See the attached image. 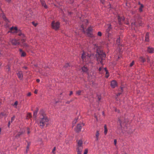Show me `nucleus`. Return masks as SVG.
<instances>
[{
	"mask_svg": "<svg viewBox=\"0 0 154 154\" xmlns=\"http://www.w3.org/2000/svg\"><path fill=\"white\" fill-rule=\"evenodd\" d=\"M10 121H9L8 122V127H9L10 126V125H11V123H10Z\"/></svg>",
	"mask_w": 154,
	"mask_h": 154,
	"instance_id": "obj_39",
	"label": "nucleus"
},
{
	"mask_svg": "<svg viewBox=\"0 0 154 154\" xmlns=\"http://www.w3.org/2000/svg\"><path fill=\"white\" fill-rule=\"evenodd\" d=\"M23 68H25V69H27V67H24Z\"/></svg>",
	"mask_w": 154,
	"mask_h": 154,
	"instance_id": "obj_56",
	"label": "nucleus"
},
{
	"mask_svg": "<svg viewBox=\"0 0 154 154\" xmlns=\"http://www.w3.org/2000/svg\"><path fill=\"white\" fill-rule=\"evenodd\" d=\"M29 146H30V144L29 143H28V145L26 147V152H27L29 150Z\"/></svg>",
	"mask_w": 154,
	"mask_h": 154,
	"instance_id": "obj_27",
	"label": "nucleus"
},
{
	"mask_svg": "<svg viewBox=\"0 0 154 154\" xmlns=\"http://www.w3.org/2000/svg\"><path fill=\"white\" fill-rule=\"evenodd\" d=\"M56 147H54L53 148V149L52 150V152L53 153H54V151L55 150H56Z\"/></svg>",
	"mask_w": 154,
	"mask_h": 154,
	"instance_id": "obj_37",
	"label": "nucleus"
},
{
	"mask_svg": "<svg viewBox=\"0 0 154 154\" xmlns=\"http://www.w3.org/2000/svg\"><path fill=\"white\" fill-rule=\"evenodd\" d=\"M14 29L15 30V31H17V27H14Z\"/></svg>",
	"mask_w": 154,
	"mask_h": 154,
	"instance_id": "obj_45",
	"label": "nucleus"
},
{
	"mask_svg": "<svg viewBox=\"0 0 154 154\" xmlns=\"http://www.w3.org/2000/svg\"><path fill=\"white\" fill-rule=\"evenodd\" d=\"M72 94V91H70L69 93V95H71Z\"/></svg>",
	"mask_w": 154,
	"mask_h": 154,
	"instance_id": "obj_49",
	"label": "nucleus"
},
{
	"mask_svg": "<svg viewBox=\"0 0 154 154\" xmlns=\"http://www.w3.org/2000/svg\"><path fill=\"white\" fill-rule=\"evenodd\" d=\"M146 52L150 54H152L154 52V48L150 46L148 47L146 50Z\"/></svg>",
	"mask_w": 154,
	"mask_h": 154,
	"instance_id": "obj_5",
	"label": "nucleus"
},
{
	"mask_svg": "<svg viewBox=\"0 0 154 154\" xmlns=\"http://www.w3.org/2000/svg\"><path fill=\"white\" fill-rule=\"evenodd\" d=\"M69 63H66L64 65V67L65 68H68L69 67Z\"/></svg>",
	"mask_w": 154,
	"mask_h": 154,
	"instance_id": "obj_29",
	"label": "nucleus"
},
{
	"mask_svg": "<svg viewBox=\"0 0 154 154\" xmlns=\"http://www.w3.org/2000/svg\"><path fill=\"white\" fill-rule=\"evenodd\" d=\"M120 94H121L120 93H118V94L117 95V96H119V95Z\"/></svg>",
	"mask_w": 154,
	"mask_h": 154,
	"instance_id": "obj_57",
	"label": "nucleus"
},
{
	"mask_svg": "<svg viewBox=\"0 0 154 154\" xmlns=\"http://www.w3.org/2000/svg\"><path fill=\"white\" fill-rule=\"evenodd\" d=\"M83 143L82 141L81 140H79L77 142V146H82V145Z\"/></svg>",
	"mask_w": 154,
	"mask_h": 154,
	"instance_id": "obj_14",
	"label": "nucleus"
},
{
	"mask_svg": "<svg viewBox=\"0 0 154 154\" xmlns=\"http://www.w3.org/2000/svg\"><path fill=\"white\" fill-rule=\"evenodd\" d=\"M97 35L98 36H101L102 35V33L100 32H98Z\"/></svg>",
	"mask_w": 154,
	"mask_h": 154,
	"instance_id": "obj_36",
	"label": "nucleus"
},
{
	"mask_svg": "<svg viewBox=\"0 0 154 154\" xmlns=\"http://www.w3.org/2000/svg\"><path fill=\"white\" fill-rule=\"evenodd\" d=\"M92 29L91 27H89L87 30V32H92Z\"/></svg>",
	"mask_w": 154,
	"mask_h": 154,
	"instance_id": "obj_25",
	"label": "nucleus"
},
{
	"mask_svg": "<svg viewBox=\"0 0 154 154\" xmlns=\"http://www.w3.org/2000/svg\"><path fill=\"white\" fill-rule=\"evenodd\" d=\"M1 128H0V132H1Z\"/></svg>",
	"mask_w": 154,
	"mask_h": 154,
	"instance_id": "obj_62",
	"label": "nucleus"
},
{
	"mask_svg": "<svg viewBox=\"0 0 154 154\" xmlns=\"http://www.w3.org/2000/svg\"><path fill=\"white\" fill-rule=\"evenodd\" d=\"M82 146H77L76 150L77 151H82Z\"/></svg>",
	"mask_w": 154,
	"mask_h": 154,
	"instance_id": "obj_16",
	"label": "nucleus"
},
{
	"mask_svg": "<svg viewBox=\"0 0 154 154\" xmlns=\"http://www.w3.org/2000/svg\"><path fill=\"white\" fill-rule=\"evenodd\" d=\"M19 50L20 52V54L21 57H25L26 56V53L25 52L23 51L22 50V49H20Z\"/></svg>",
	"mask_w": 154,
	"mask_h": 154,
	"instance_id": "obj_10",
	"label": "nucleus"
},
{
	"mask_svg": "<svg viewBox=\"0 0 154 154\" xmlns=\"http://www.w3.org/2000/svg\"><path fill=\"white\" fill-rule=\"evenodd\" d=\"M88 150L87 149H86L85 150V151L84 154H87L88 152Z\"/></svg>",
	"mask_w": 154,
	"mask_h": 154,
	"instance_id": "obj_35",
	"label": "nucleus"
},
{
	"mask_svg": "<svg viewBox=\"0 0 154 154\" xmlns=\"http://www.w3.org/2000/svg\"><path fill=\"white\" fill-rule=\"evenodd\" d=\"M101 69H102V68H101V67H100L99 69V71H101Z\"/></svg>",
	"mask_w": 154,
	"mask_h": 154,
	"instance_id": "obj_50",
	"label": "nucleus"
},
{
	"mask_svg": "<svg viewBox=\"0 0 154 154\" xmlns=\"http://www.w3.org/2000/svg\"><path fill=\"white\" fill-rule=\"evenodd\" d=\"M21 36V42L23 43V42H25L26 40V39L25 37V36L23 34Z\"/></svg>",
	"mask_w": 154,
	"mask_h": 154,
	"instance_id": "obj_13",
	"label": "nucleus"
},
{
	"mask_svg": "<svg viewBox=\"0 0 154 154\" xmlns=\"http://www.w3.org/2000/svg\"><path fill=\"white\" fill-rule=\"evenodd\" d=\"M109 76V74L108 72V71L107 70H106V73L105 77L106 78H108Z\"/></svg>",
	"mask_w": 154,
	"mask_h": 154,
	"instance_id": "obj_26",
	"label": "nucleus"
},
{
	"mask_svg": "<svg viewBox=\"0 0 154 154\" xmlns=\"http://www.w3.org/2000/svg\"><path fill=\"white\" fill-rule=\"evenodd\" d=\"M134 64V61H133L131 63H130V67H132Z\"/></svg>",
	"mask_w": 154,
	"mask_h": 154,
	"instance_id": "obj_34",
	"label": "nucleus"
},
{
	"mask_svg": "<svg viewBox=\"0 0 154 154\" xmlns=\"http://www.w3.org/2000/svg\"><path fill=\"white\" fill-rule=\"evenodd\" d=\"M38 110L37 109V110L36 111L34 112H33V116L35 118H36V117L37 116V112H38Z\"/></svg>",
	"mask_w": 154,
	"mask_h": 154,
	"instance_id": "obj_22",
	"label": "nucleus"
},
{
	"mask_svg": "<svg viewBox=\"0 0 154 154\" xmlns=\"http://www.w3.org/2000/svg\"><path fill=\"white\" fill-rule=\"evenodd\" d=\"M143 7V4H141V6H140L139 8V11L140 12H142L143 11L142 8Z\"/></svg>",
	"mask_w": 154,
	"mask_h": 154,
	"instance_id": "obj_24",
	"label": "nucleus"
},
{
	"mask_svg": "<svg viewBox=\"0 0 154 154\" xmlns=\"http://www.w3.org/2000/svg\"><path fill=\"white\" fill-rule=\"evenodd\" d=\"M84 125V124L83 123L79 124L75 128V131L77 132H79L81 131L82 127Z\"/></svg>",
	"mask_w": 154,
	"mask_h": 154,
	"instance_id": "obj_4",
	"label": "nucleus"
},
{
	"mask_svg": "<svg viewBox=\"0 0 154 154\" xmlns=\"http://www.w3.org/2000/svg\"><path fill=\"white\" fill-rule=\"evenodd\" d=\"M149 33L148 32L146 33L145 36V40L146 42H148L149 41Z\"/></svg>",
	"mask_w": 154,
	"mask_h": 154,
	"instance_id": "obj_11",
	"label": "nucleus"
},
{
	"mask_svg": "<svg viewBox=\"0 0 154 154\" xmlns=\"http://www.w3.org/2000/svg\"><path fill=\"white\" fill-rule=\"evenodd\" d=\"M7 2L9 3L11 2V0H5Z\"/></svg>",
	"mask_w": 154,
	"mask_h": 154,
	"instance_id": "obj_47",
	"label": "nucleus"
},
{
	"mask_svg": "<svg viewBox=\"0 0 154 154\" xmlns=\"http://www.w3.org/2000/svg\"><path fill=\"white\" fill-rule=\"evenodd\" d=\"M2 17L4 20V23H5V26L6 27H8L9 26V21L6 17L4 14H2Z\"/></svg>",
	"mask_w": 154,
	"mask_h": 154,
	"instance_id": "obj_3",
	"label": "nucleus"
},
{
	"mask_svg": "<svg viewBox=\"0 0 154 154\" xmlns=\"http://www.w3.org/2000/svg\"><path fill=\"white\" fill-rule=\"evenodd\" d=\"M34 26H36V24H35Z\"/></svg>",
	"mask_w": 154,
	"mask_h": 154,
	"instance_id": "obj_63",
	"label": "nucleus"
},
{
	"mask_svg": "<svg viewBox=\"0 0 154 154\" xmlns=\"http://www.w3.org/2000/svg\"><path fill=\"white\" fill-rule=\"evenodd\" d=\"M17 104H18V102L17 101H16L14 105H13V106H14V107L15 108H16L17 107Z\"/></svg>",
	"mask_w": 154,
	"mask_h": 154,
	"instance_id": "obj_28",
	"label": "nucleus"
},
{
	"mask_svg": "<svg viewBox=\"0 0 154 154\" xmlns=\"http://www.w3.org/2000/svg\"><path fill=\"white\" fill-rule=\"evenodd\" d=\"M24 46H27V45H26V44H24Z\"/></svg>",
	"mask_w": 154,
	"mask_h": 154,
	"instance_id": "obj_55",
	"label": "nucleus"
},
{
	"mask_svg": "<svg viewBox=\"0 0 154 154\" xmlns=\"http://www.w3.org/2000/svg\"><path fill=\"white\" fill-rule=\"evenodd\" d=\"M147 62L149 63L150 62V59L149 57H147Z\"/></svg>",
	"mask_w": 154,
	"mask_h": 154,
	"instance_id": "obj_38",
	"label": "nucleus"
},
{
	"mask_svg": "<svg viewBox=\"0 0 154 154\" xmlns=\"http://www.w3.org/2000/svg\"><path fill=\"white\" fill-rule=\"evenodd\" d=\"M117 143V141L116 139L114 140V143L115 145H116Z\"/></svg>",
	"mask_w": 154,
	"mask_h": 154,
	"instance_id": "obj_40",
	"label": "nucleus"
},
{
	"mask_svg": "<svg viewBox=\"0 0 154 154\" xmlns=\"http://www.w3.org/2000/svg\"><path fill=\"white\" fill-rule=\"evenodd\" d=\"M77 154H81V152L82 151H77Z\"/></svg>",
	"mask_w": 154,
	"mask_h": 154,
	"instance_id": "obj_46",
	"label": "nucleus"
},
{
	"mask_svg": "<svg viewBox=\"0 0 154 154\" xmlns=\"http://www.w3.org/2000/svg\"><path fill=\"white\" fill-rule=\"evenodd\" d=\"M17 75L20 80H22L23 77V74L22 71H19L17 73Z\"/></svg>",
	"mask_w": 154,
	"mask_h": 154,
	"instance_id": "obj_8",
	"label": "nucleus"
},
{
	"mask_svg": "<svg viewBox=\"0 0 154 154\" xmlns=\"http://www.w3.org/2000/svg\"><path fill=\"white\" fill-rule=\"evenodd\" d=\"M34 26H36V24H35Z\"/></svg>",
	"mask_w": 154,
	"mask_h": 154,
	"instance_id": "obj_64",
	"label": "nucleus"
},
{
	"mask_svg": "<svg viewBox=\"0 0 154 154\" xmlns=\"http://www.w3.org/2000/svg\"><path fill=\"white\" fill-rule=\"evenodd\" d=\"M112 29V27L111 25H108V26L107 28L106 29V31L107 33L108 34V37L109 36V32L111 31Z\"/></svg>",
	"mask_w": 154,
	"mask_h": 154,
	"instance_id": "obj_9",
	"label": "nucleus"
},
{
	"mask_svg": "<svg viewBox=\"0 0 154 154\" xmlns=\"http://www.w3.org/2000/svg\"><path fill=\"white\" fill-rule=\"evenodd\" d=\"M104 69H105V71L106 72V70H107V69H106V68H104Z\"/></svg>",
	"mask_w": 154,
	"mask_h": 154,
	"instance_id": "obj_61",
	"label": "nucleus"
},
{
	"mask_svg": "<svg viewBox=\"0 0 154 154\" xmlns=\"http://www.w3.org/2000/svg\"><path fill=\"white\" fill-rule=\"evenodd\" d=\"M40 113L41 115L40 116V120L39 125L41 128H43L45 124L47 125V123L48 122L49 120L46 116L44 115L41 111Z\"/></svg>",
	"mask_w": 154,
	"mask_h": 154,
	"instance_id": "obj_1",
	"label": "nucleus"
},
{
	"mask_svg": "<svg viewBox=\"0 0 154 154\" xmlns=\"http://www.w3.org/2000/svg\"><path fill=\"white\" fill-rule=\"evenodd\" d=\"M20 134H17L16 135V137H17V136H19L20 135Z\"/></svg>",
	"mask_w": 154,
	"mask_h": 154,
	"instance_id": "obj_51",
	"label": "nucleus"
},
{
	"mask_svg": "<svg viewBox=\"0 0 154 154\" xmlns=\"http://www.w3.org/2000/svg\"><path fill=\"white\" fill-rule=\"evenodd\" d=\"M7 69H8V71H10V67H8Z\"/></svg>",
	"mask_w": 154,
	"mask_h": 154,
	"instance_id": "obj_54",
	"label": "nucleus"
},
{
	"mask_svg": "<svg viewBox=\"0 0 154 154\" xmlns=\"http://www.w3.org/2000/svg\"><path fill=\"white\" fill-rule=\"evenodd\" d=\"M119 123H120L121 126H122V124H121V121L120 120H119Z\"/></svg>",
	"mask_w": 154,
	"mask_h": 154,
	"instance_id": "obj_53",
	"label": "nucleus"
},
{
	"mask_svg": "<svg viewBox=\"0 0 154 154\" xmlns=\"http://www.w3.org/2000/svg\"><path fill=\"white\" fill-rule=\"evenodd\" d=\"M138 4H139V5H141V4L140 3V2H139L138 3Z\"/></svg>",
	"mask_w": 154,
	"mask_h": 154,
	"instance_id": "obj_58",
	"label": "nucleus"
},
{
	"mask_svg": "<svg viewBox=\"0 0 154 154\" xmlns=\"http://www.w3.org/2000/svg\"><path fill=\"white\" fill-rule=\"evenodd\" d=\"M103 57H105V56H106L105 54L103 53Z\"/></svg>",
	"mask_w": 154,
	"mask_h": 154,
	"instance_id": "obj_52",
	"label": "nucleus"
},
{
	"mask_svg": "<svg viewBox=\"0 0 154 154\" xmlns=\"http://www.w3.org/2000/svg\"><path fill=\"white\" fill-rule=\"evenodd\" d=\"M11 43L13 45H18L20 44V43L18 40H17L15 39H12L11 40Z\"/></svg>",
	"mask_w": 154,
	"mask_h": 154,
	"instance_id": "obj_6",
	"label": "nucleus"
},
{
	"mask_svg": "<svg viewBox=\"0 0 154 154\" xmlns=\"http://www.w3.org/2000/svg\"><path fill=\"white\" fill-rule=\"evenodd\" d=\"M118 20L119 22H120V21L121 20H124V17H122L121 18L119 16H118Z\"/></svg>",
	"mask_w": 154,
	"mask_h": 154,
	"instance_id": "obj_21",
	"label": "nucleus"
},
{
	"mask_svg": "<svg viewBox=\"0 0 154 154\" xmlns=\"http://www.w3.org/2000/svg\"><path fill=\"white\" fill-rule=\"evenodd\" d=\"M27 133L28 134H29L30 133V132L29 131H28Z\"/></svg>",
	"mask_w": 154,
	"mask_h": 154,
	"instance_id": "obj_60",
	"label": "nucleus"
},
{
	"mask_svg": "<svg viewBox=\"0 0 154 154\" xmlns=\"http://www.w3.org/2000/svg\"><path fill=\"white\" fill-rule=\"evenodd\" d=\"M41 3L42 5L44 6V7L45 8H47V6L45 3V2L42 1H41Z\"/></svg>",
	"mask_w": 154,
	"mask_h": 154,
	"instance_id": "obj_18",
	"label": "nucleus"
},
{
	"mask_svg": "<svg viewBox=\"0 0 154 154\" xmlns=\"http://www.w3.org/2000/svg\"><path fill=\"white\" fill-rule=\"evenodd\" d=\"M27 116L29 118H31L32 117L31 113H28L27 114Z\"/></svg>",
	"mask_w": 154,
	"mask_h": 154,
	"instance_id": "obj_32",
	"label": "nucleus"
},
{
	"mask_svg": "<svg viewBox=\"0 0 154 154\" xmlns=\"http://www.w3.org/2000/svg\"><path fill=\"white\" fill-rule=\"evenodd\" d=\"M81 91H79L76 92V94L78 95H79L81 94Z\"/></svg>",
	"mask_w": 154,
	"mask_h": 154,
	"instance_id": "obj_33",
	"label": "nucleus"
},
{
	"mask_svg": "<svg viewBox=\"0 0 154 154\" xmlns=\"http://www.w3.org/2000/svg\"><path fill=\"white\" fill-rule=\"evenodd\" d=\"M31 95V93L30 92H29L27 94V96H30Z\"/></svg>",
	"mask_w": 154,
	"mask_h": 154,
	"instance_id": "obj_42",
	"label": "nucleus"
},
{
	"mask_svg": "<svg viewBox=\"0 0 154 154\" xmlns=\"http://www.w3.org/2000/svg\"><path fill=\"white\" fill-rule=\"evenodd\" d=\"M100 135L99 131H97L95 134L96 140H95L96 141H98L99 140V137Z\"/></svg>",
	"mask_w": 154,
	"mask_h": 154,
	"instance_id": "obj_12",
	"label": "nucleus"
},
{
	"mask_svg": "<svg viewBox=\"0 0 154 154\" xmlns=\"http://www.w3.org/2000/svg\"><path fill=\"white\" fill-rule=\"evenodd\" d=\"M86 57L85 56V53L83 51L82 55V58L83 60H85V57Z\"/></svg>",
	"mask_w": 154,
	"mask_h": 154,
	"instance_id": "obj_20",
	"label": "nucleus"
},
{
	"mask_svg": "<svg viewBox=\"0 0 154 154\" xmlns=\"http://www.w3.org/2000/svg\"><path fill=\"white\" fill-rule=\"evenodd\" d=\"M116 43L118 45H120V38L119 37L116 40Z\"/></svg>",
	"mask_w": 154,
	"mask_h": 154,
	"instance_id": "obj_30",
	"label": "nucleus"
},
{
	"mask_svg": "<svg viewBox=\"0 0 154 154\" xmlns=\"http://www.w3.org/2000/svg\"><path fill=\"white\" fill-rule=\"evenodd\" d=\"M117 83L116 81L113 80L111 82L110 85L113 88H114L117 86Z\"/></svg>",
	"mask_w": 154,
	"mask_h": 154,
	"instance_id": "obj_7",
	"label": "nucleus"
},
{
	"mask_svg": "<svg viewBox=\"0 0 154 154\" xmlns=\"http://www.w3.org/2000/svg\"><path fill=\"white\" fill-rule=\"evenodd\" d=\"M104 133L106 135V134L107 132V131H108V130L107 128L106 125H104Z\"/></svg>",
	"mask_w": 154,
	"mask_h": 154,
	"instance_id": "obj_17",
	"label": "nucleus"
},
{
	"mask_svg": "<svg viewBox=\"0 0 154 154\" xmlns=\"http://www.w3.org/2000/svg\"><path fill=\"white\" fill-rule=\"evenodd\" d=\"M15 118V116H14L12 117H11L10 122H13V121L14 120Z\"/></svg>",
	"mask_w": 154,
	"mask_h": 154,
	"instance_id": "obj_31",
	"label": "nucleus"
},
{
	"mask_svg": "<svg viewBox=\"0 0 154 154\" xmlns=\"http://www.w3.org/2000/svg\"><path fill=\"white\" fill-rule=\"evenodd\" d=\"M14 29V27L13 26H12L10 28V30L11 31H12V30H13Z\"/></svg>",
	"mask_w": 154,
	"mask_h": 154,
	"instance_id": "obj_43",
	"label": "nucleus"
},
{
	"mask_svg": "<svg viewBox=\"0 0 154 154\" xmlns=\"http://www.w3.org/2000/svg\"><path fill=\"white\" fill-rule=\"evenodd\" d=\"M60 26V23L58 22H55L54 21H53L51 23V26L52 28L55 30L59 29Z\"/></svg>",
	"mask_w": 154,
	"mask_h": 154,
	"instance_id": "obj_2",
	"label": "nucleus"
},
{
	"mask_svg": "<svg viewBox=\"0 0 154 154\" xmlns=\"http://www.w3.org/2000/svg\"><path fill=\"white\" fill-rule=\"evenodd\" d=\"M87 35L89 37H91L92 36V32H87Z\"/></svg>",
	"mask_w": 154,
	"mask_h": 154,
	"instance_id": "obj_23",
	"label": "nucleus"
},
{
	"mask_svg": "<svg viewBox=\"0 0 154 154\" xmlns=\"http://www.w3.org/2000/svg\"><path fill=\"white\" fill-rule=\"evenodd\" d=\"M82 71L84 72H87L88 71V69L85 66H83L82 68Z\"/></svg>",
	"mask_w": 154,
	"mask_h": 154,
	"instance_id": "obj_19",
	"label": "nucleus"
},
{
	"mask_svg": "<svg viewBox=\"0 0 154 154\" xmlns=\"http://www.w3.org/2000/svg\"><path fill=\"white\" fill-rule=\"evenodd\" d=\"M23 34V33H21V32H19L18 33V35L19 36H21Z\"/></svg>",
	"mask_w": 154,
	"mask_h": 154,
	"instance_id": "obj_41",
	"label": "nucleus"
},
{
	"mask_svg": "<svg viewBox=\"0 0 154 154\" xmlns=\"http://www.w3.org/2000/svg\"><path fill=\"white\" fill-rule=\"evenodd\" d=\"M139 61L142 63H144L146 61L145 59L142 57H140L139 59Z\"/></svg>",
	"mask_w": 154,
	"mask_h": 154,
	"instance_id": "obj_15",
	"label": "nucleus"
},
{
	"mask_svg": "<svg viewBox=\"0 0 154 154\" xmlns=\"http://www.w3.org/2000/svg\"><path fill=\"white\" fill-rule=\"evenodd\" d=\"M38 91L37 90H35L34 91V93L35 94H37L38 93Z\"/></svg>",
	"mask_w": 154,
	"mask_h": 154,
	"instance_id": "obj_44",
	"label": "nucleus"
},
{
	"mask_svg": "<svg viewBox=\"0 0 154 154\" xmlns=\"http://www.w3.org/2000/svg\"><path fill=\"white\" fill-rule=\"evenodd\" d=\"M36 81L37 82H40V80L39 79H36Z\"/></svg>",
	"mask_w": 154,
	"mask_h": 154,
	"instance_id": "obj_48",
	"label": "nucleus"
},
{
	"mask_svg": "<svg viewBox=\"0 0 154 154\" xmlns=\"http://www.w3.org/2000/svg\"><path fill=\"white\" fill-rule=\"evenodd\" d=\"M2 63L1 62H0V66H1Z\"/></svg>",
	"mask_w": 154,
	"mask_h": 154,
	"instance_id": "obj_59",
	"label": "nucleus"
}]
</instances>
